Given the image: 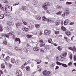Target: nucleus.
Wrapping results in <instances>:
<instances>
[{"mask_svg":"<svg viewBox=\"0 0 76 76\" xmlns=\"http://www.w3.org/2000/svg\"><path fill=\"white\" fill-rule=\"evenodd\" d=\"M14 34H15L14 32L11 31L6 34H3L2 37H7V38H9V36H12L13 38L14 39L15 38V36L13 35Z\"/></svg>","mask_w":76,"mask_h":76,"instance_id":"obj_1","label":"nucleus"},{"mask_svg":"<svg viewBox=\"0 0 76 76\" xmlns=\"http://www.w3.org/2000/svg\"><path fill=\"white\" fill-rule=\"evenodd\" d=\"M43 73L44 75L45 76H49L51 75V72L46 70H44L43 72Z\"/></svg>","mask_w":76,"mask_h":76,"instance_id":"obj_2","label":"nucleus"},{"mask_svg":"<svg viewBox=\"0 0 76 76\" xmlns=\"http://www.w3.org/2000/svg\"><path fill=\"white\" fill-rule=\"evenodd\" d=\"M69 15V11L67 10L64 12V13L62 15V16L63 17H64L65 15L67 16V15Z\"/></svg>","mask_w":76,"mask_h":76,"instance_id":"obj_3","label":"nucleus"},{"mask_svg":"<svg viewBox=\"0 0 76 76\" xmlns=\"http://www.w3.org/2000/svg\"><path fill=\"white\" fill-rule=\"evenodd\" d=\"M7 25L10 26H12L13 25V23L12 21H8L7 22Z\"/></svg>","mask_w":76,"mask_h":76,"instance_id":"obj_4","label":"nucleus"},{"mask_svg":"<svg viewBox=\"0 0 76 76\" xmlns=\"http://www.w3.org/2000/svg\"><path fill=\"white\" fill-rule=\"evenodd\" d=\"M50 34V31L49 30H46L44 31V34L45 35H48Z\"/></svg>","mask_w":76,"mask_h":76,"instance_id":"obj_5","label":"nucleus"},{"mask_svg":"<svg viewBox=\"0 0 76 76\" xmlns=\"http://www.w3.org/2000/svg\"><path fill=\"white\" fill-rule=\"evenodd\" d=\"M42 8H44V10H47L48 9V7H47V4H46V3H44L42 5Z\"/></svg>","mask_w":76,"mask_h":76,"instance_id":"obj_6","label":"nucleus"},{"mask_svg":"<svg viewBox=\"0 0 76 76\" xmlns=\"http://www.w3.org/2000/svg\"><path fill=\"white\" fill-rule=\"evenodd\" d=\"M62 58H63L60 56H58L57 57H56V59L58 61H62Z\"/></svg>","mask_w":76,"mask_h":76,"instance_id":"obj_7","label":"nucleus"},{"mask_svg":"<svg viewBox=\"0 0 76 76\" xmlns=\"http://www.w3.org/2000/svg\"><path fill=\"white\" fill-rule=\"evenodd\" d=\"M14 49L16 51H21L22 49L19 48L18 46H15V47Z\"/></svg>","mask_w":76,"mask_h":76,"instance_id":"obj_8","label":"nucleus"},{"mask_svg":"<svg viewBox=\"0 0 76 76\" xmlns=\"http://www.w3.org/2000/svg\"><path fill=\"white\" fill-rule=\"evenodd\" d=\"M33 50L34 51H39V48L35 47L33 48Z\"/></svg>","mask_w":76,"mask_h":76,"instance_id":"obj_9","label":"nucleus"},{"mask_svg":"<svg viewBox=\"0 0 76 76\" xmlns=\"http://www.w3.org/2000/svg\"><path fill=\"white\" fill-rule=\"evenodd\" d=\"M70 20L69 19H67L65 21H64V24L65 25H67L68 24V23L69 22Z\"/></svg>","mask_w":76,"mask_h":76,"instance_id":"obj_10","label":"nucleus"},{"mask_svg":"<svg viewBox=\"0 0 76 76\" xmlns=\"http://www.w3.org/2000/svg\"><path fill=\"white\" fill-rule=\"evenodd\" d=\"M22 29L24 31H25V32H28V31H29V28H27L26 27H23L22 28Z\"/></svg>","mask_w":76,"mask_h":76,"instance_id":"obj_11","label":"nucleus"},{"mask_svg":"<svg viewBox=\"0 0 76 76\" xmlns=\"http://www.w3.org/2000/svg\"><path fill=\"white\" fill-rule=\"evenodd\" d=\"M1 9L3 10L4 11H6V10H7V9L6 8V7H1Z\"/></svg>","mask_w":76,"mask_h":76,"instance_id":"obj_12","label":"nucleus"},{"mask_svg":"<svg viewBox=\"0 0 76 76\" xmlns=\"http://www.w3.org/2000/svg\"><path fill=\"white\" fill-rule=\"evenodd\" d=\"M26 69L27 71H28V72H30L31 70V68H30V67L29 66H27L26 67Z\"/></svg>","mask_w":76,"mask_h":76,"instance_id":"obj_13","label":"nucleus"},{"mask_svg":"<svg viewBox=\"0 0 76 76\" xmlns=\"http://www.w3.org/2000/svg\"><path fill=\"white\" fill-rule=\"evenodd\" d=\"M57 49L59 51H61V50H62V49H63V47L61 46H59L57 47Z\"/></svg>","mask_w":76,"mask_h":76,"instance_id":"obj_14","label":"nucleus"},{"mask_svg":"<svg viewBox=\"0 0 76 76\" xmlns=\"http://www.w3.org/2000/svg\"><path fill=\"white\" fill-rule=\"evenodd\" d=\"M36 19L38 20H40L41 19V17L37 15L36 17Z\"/></svg>","mask_w":76,"mask_h":76,"instance_id":"obj_15","label":"nucleus"},{"mask_svg":"<svg viewBox=\"0 0 76 76\" xmlns=\"http://www.w3.org/2000/svg\"><path fill=\"white\" fill-rule=\"evenodd\" d=\"M35 26L36 28L37 29H38V28H40V25H39V24H35Z\"/></svg>","mask_w":76,"mask_h":76,"instance_id":"obj_16","label":"nucleus"},{"mask_svg":"<svg viewBox=\"0 0 76 76\" xmlns=\"http://www.w3.org/2000/svg\"><path fill=\"white\" fill-rule=\"evenodd\" d=\"M16 75H17L18 76H22V72H17L16 73Z\"/></svg>","mask_w":76,"mask_h":76,"instance_id":"obj_17","label":"nucleus"},{"mask_svg":"<svg viewBox=\"0 0 76 76\" xmlns=\"http://www.w3.org/2000/svg\"><path fill=\"white\" fill-rule=\"evenodd\" d=\"M10 12H6L5 14V15L6 16H10Z\"/></svg>","mask_w":76,"mask_h":76,"instance_id":"obj_18","label":"nucleus"},{"mask_svg":"<svg viewBox=\"0 0 76 76\" xmlns=\"http://www.w3.org/2000/svg\"><path fill=\"white\" fill-rule=\"evenodd\" d=\"M65 34H66V35H67L68 36H69V35H70V31H66L65 32Z\"/></svg>","mask_w":76,"mask_h":76,"instance_id":"obj_19","label":"nucleus"},{"mask_svg":"<svg viewBox=\"0 0 76 76\" xmlns=\"http://www.w3.org/2000/svg\"><path fill=\"white\" fill-rule=\"evenodd\" d=\"M62 7V6H60L59 5H57L56 7V9H57L60 10L61 9Z\"/></svg>","mask_w":76,"mask_h":76,"instance_id":"obj_20","label":"nucleus"},{"mask_svg":"<svg viewBox=\"0 0 76 76\" xmlns=\"http://www.w3.org/2000/svg\"><path fill=\"white\" fill-rule=\"evenodd\" d=\"M47 18L45 17H42V21H43L44 22H45V21H47Z\"/></svg>","mask_w":76,"mask_h":76,"instance_id":"obj_21","label":"nucleus"},{"mask_svg":"<svg viewBox=\"0 0 76 76\" xmlns=\"http://www.w3.org/2000/svg\"><path fill=\"white\" fill-rule=\"evenodd\" d=\"M16 26L17 28H20V23H18L16 24Z\"/></svg>","mask_w":76,"mask_h":76,"instance_id":"obj_22","label":"nucleus"},{"mask_svg":"<svg viewBox=\"0 0 76 76\" xmlns=\"http://www.w3.org/2000/svg\"><path fill=\"white\" fill-rule=\"evenodd\" d=\"M11 62L13 64L14 63H16V61L15 59H14L13 58H11Z\"/></svg>","mask_w":76,"mask_h":76,"instance_id":"obj_23","label":"nucleus"},{"mask_svg":"<svg viewBox=\"0 0 76 76\" xmlns=\"http://www.w3.org/2000/svg\"><path fill=\"white\" fill-rule=\"evenodd\" d=\"M4 18V15L3 14H2L0 15V19H2Z\"/></svg>","mask_w":76,"mask_h":76,"instance_id":"obj_24","label":"nucleus"},{"mask_svg":"<svg viewBox=\"0 0 76 76\" xmlns=\"http://www.w3.org/2000/svg\"><path fill=\"white\" fill-rule=\"evenodd\" d=\"M15 41H19V44L20 43V40L19 38H17L15 39Z\"/></svg>","mask_w":76,"mask_h":76,"instance_id":"obj_25","label":"nucleus"},{"mask_svg":"<svg viewBox=\"0 0 76 76\" xmlns=\"http://www.w3.org/2000/svg\"><path fill=\"white\" fill-rule=\"evenodd\" d=\"M62 66H63V67H68L67 65L64 64H62Z\"/></svg>","mask_w":76,"mask_h":76,"instance_id":"obj_26","label":"nucleus"},{"mask_svg":"<svg viewBox=\"0 0 76 76\" xmlns=\"http://www.w3.org/2000/svg\"><path fill=\"white\" fill-rule=\"evenodd\" d=\"M24 51L25 53H28V49H27L26 48H24Z\"/></svg>","mask_w":76,"mask_h":76,"instance_id":"obj_27","label":"nucleus"},{"mask_svg":"<svg viewBox=\"0 0 76 76\" xmlns=\"http://www.w3.org/2000/svg\"><path fill=\"white\" fill-rule=\"evenodd\" d=\"M6 64H2L1 65V68L2 69H4L5 68V65Z\"/></svg>","mask_w":76,"mask_h":76,"instance_id":"obj_28","label":"nucleus"},{"mask_svg":"<svg viewBox=\"0 0 76 76\" xmlns=\"http://www.w3.org/2000/svg\"><path fill=\"white\" fill-rule=\"evenodd\" d=\"M60 24V21H57L56 22V25H58Z\"/></svg>","mask_w":76,"mask_h":76,"instance_id":"obj_29","label":"nucleus"},{"mask_svg":"<svg viewBox=\"0 0 76 76\" xmlns=\"http://www.w3.org/2000/svg\"><path fill=\"white\" fill-rule=\"evenodd\" d=\"M62 11H59V12L56 13V15H61L62 13Z\"/></svg>","mask_w":76,"mask_h":76,"instance_id":"obj_30","label":"nucleus"},{"mask_svg":"<svg viewBox=\"0 0 76 76\" xmlns=\"http://www.w3.org/2000/svg\"><path fill=\"white\" fill-rule=\"evenodd\" d=\"M7 30H8V31H10L12 30V28L10 27H8L7 28Z\"/></svg>","mask_w":76,"mask_h":76,"instance_id":"obj_31","label":"nucleus"},{"mask_svg":"<svg viewBox=\"0 0 76 76\" xmlns=\"http://www.w3.org/2000/svg\"><path fill=\"white\" fill-rule=\"evenodd\" d=\"M61 28L62 30V31H65L66 28H65V27H64V26H62L61 27Z\"/></svg>","mask_w":76,"mask_h":76,"instance_id":"obj_32","label":"nucleus"},{"mask_svg":"<svg viewBox=\"0 0 76 76\" xmlns=\"http://www.w3.org/2000/svg\"><path fill=\"white\" fill-rule=\"evenodd\" d=\"M23 9H21V10H26L27 9V7H22Z\"/></svg>","mask_w":76,"mask_h":76,"instance_id":"obj_33","label":"nucleus"},{"mask_svg":"<svg viewBox=\"0 0 76 76\" xmlns=\"http://www.w3.org/2000/svg\"><path fill=\"white\" fill-rule=\"evenodd\" d=\"M2 25L0 24V32H1L3 31V29L2 28Z\"/></svg>","mask_w":76,"mask_h":76,"instance_id":"obj_34","label":"nucleus"},{"mask_svg":"<svg viewBox=\"0 0 76 76\" xmlns=\"http://www.w3.org/2000/svg\"><path fill=\"white\" fill-rule=\"evenodd\" d=\"M72 3H72V2H66V4H67V5H69L70 4H72Z\"/></svg>","mask_w":76,"mask_h":76,"instance_id":"obj_35","label":"nucleus"},{"mask_svg":"<svg viewBox=\"0 0 76 76\" xmlns=\"http://www.w3.org/2000/svg\"><path fill=\"white\" fill-rule=\"evenodd\" d=\"M10 59V57L9 56H7V57H6L5 60H6V61H7V60H9Z\"/></svg>","mask_w":76,"mask_h":76,"instance_id":"obj_36","label":"nucleus"},{"mask_svg":"<svg viewBox=\"0 0 76 76\" xmlns=\"http://www.w3.org/2000/svg\"><path fill=\"white\" fill-rule=\"evenodd\" d=\"M58 31V30L55 31V34H59V31Z\"/></svg>","mask_w":76,"mask_h":76,"instance_id":"obj_37","label":"nucleus"},{"mask_svg":"<svg viewBox=\"0 0 76 76\" xmlns=\"http://www.w3.org/2000/svg\"><path fill=\"white\" fill-rule=\"evenodd\" d=\"M69 50H71L72 51H74V49H73V48L72 47H69Z\"/></svg>","mask_w":76,"mask_h":76,"instance_id":"obj_38","label":"nucleus"},{"mask_svg":"<svg viewBox=\"0 0 76 76\" xmlns=\"http://www.w3.org/2000/svg\"><path fill=\"white\" fill-rule=\"evenodd\" d=\"M40 52L42 53H44V51L43 48L40 49Z\"/></svg>","mask_w":76,"mask_h":76,"instance_id":"obj_39","label":"nucleus"},{"mask_svg":"<svg viewBox=\"0 0 76 76\" xmlns=\"http://www.w3.org/2000/svg\"><path fill=\"white\" fill-rule=\"evenodd\" d=\"M47 21L48 22H51V19H47Z\"/></svg>","mask_w":76,"mask_h":76,"instance_id":"obj_40","label":"nucleus"},{"mask_svg":"<svg viewBox=\"0 0 76 76\" xmlns=\"http://www.w3.org/2000/svg\"><path fill=\"white\" fill-rule=\"evenodd\" d=\"M27 37L28 38H31L32 37V35H27Z\"/></svg>","mask_w":76,"mask_h":76,"instance_id":"obj_41","label":"nucleus"},{"mask_svg":"<svg viewBox=\"0 0 76 76\" xmlns=\"http://www.w3.org/2000/svg\"><path fill=\"white\" fill-rule=\"evenodd\" d=\"M21 59L22 61H25V60L26 59V58L25 57H21Z\"/></svg>","mask_w":76,"mask_h":76,"instance_id":"obj_42","label":"nucleus"},{"mask_svg":"<svg viewBox=\"0 0 76 76\" xmlns=\"http://www.w3.org/2000/svg\"><path fill=\"white\" fill-rule=\"evenodd\" d=\"M57 64H58V65H62V63H61L59 62H56Z\"/></svg>","mask_w":76,"mask_h":76,"instance_id":"obj_43","label":"nucleus"},{"mask_svg":"<svg viewBox=\"0 0 76 76\" xmlns=\"http://www.w3.org/2000/svg\"><path fill=\"white\" fill-rule=\"evenodd\" d=\"M51 41H52V39H50L48 40V42L49 43H51Z\"/></svg>","mask_w":76,"mask_h":76,"instance_id":"obj_44","label":"nucleus"},{"mask_svg":"<svg viewBox=\"0 0 76 76\" xmlns=\"http://www.w3.org/2000/svg\"><path fill=\"white\" fill-rule=\"evenodd\" d=\"M46 5H47L48 7V6H50V3L49 2L46 3Z\"/></svg>","mask_w":76,"mask_h":76,"instance_id":"obj_45","label":"nucleus"},{"mask_svg":"<svg viewBox=\"0 0 76 76\" xmlns=\"http://www.w3.org/2000/svg\"><path fill=\"white\" fill-rule=\"evenodd\" d=\"M63 56L64 57L66 56H67V53L65 52V53H64L63 55Z\"/></svg>","mask_w":76,"mask_h":76,"instance_id":"obj_46","label":"nucleus"},{"mask_svg":"<svg viewBox=\"0 0 76 76\" xmlns=\"http://www.w3.org/2000/svg\"><path fill=\"white\" fill-rule=\"evenodd\" d=\"M72 64V62H70L68 64V66H71Z\"/></svg>","mask_w":76,"mask_h":76,"instance_id":"obj_47","label":"nucleus"},{"mask_svg":"<svg viewBox=\"0 0 76 76\" xmlns=\"http://www.w3.org/2000/svg\"><path fill=\"white\" fill-rule=\"evenodd\" d=\"M73 50H74V51H75L76 52V48L75 46H74Z\"/></svg>","mask_w":76,"mask_h":76,"instance_id":"obj_48","label":"nucleus"},{"mask_svg":"<svg viewBox=\"0 0 76 76\" xmlns=\"http://www.w3.org/2000/svg\"><path fill=\"white\" fill-rule=\"evenodd\" d=\"M69 58L70 59V60H72V54H70L69 55Z\"/></svg>","mask_w":76,"mask_h":76,"instance_id":"obj_49","label":"nucleus"},{"mask_svg":"<svg viewBox=\"0 0 76 76\" xmlns=\"http://www.w3.org/2000/svg\"><path fill=\"white\" fill-rule=\"evenodd\" d=\"M74 61H76V56L75 55L74 56Z\"/></svg>","mask_w":76,"mask_h":76,"instance_id":"obj_50","label":"nucleus"},{"mask_svg":"<svg viewBox=\"0 0 76 76\" xmlns=\"http://www.w3.org/2000/svg\"><path fill=\"white\" fill-rule=\"evenodd\" d=\"M24 24L25 25H27V22L26 21H24L23 22Z\"/></svg>","mask_w":76,"mask_h":76,"instance_id":"obj_51","label":"nucleus"},{"mask_svg":"<svg viewBox=\"0 0 76 76\" xmlns=\"http://www.w3.org/2000/svg\"><path fill=\"white\" fill-rule=\"evenodd\" d=\"M26 64H27L26 63H25L22 66V67H24L25 65H26Z\"/></svg>","mask_w":76,"mask_h":76,"instance_id":"obj_52","label":"nucleus"},{"mask_svg":"<svg viewBox=\"0 0 76 76\" xmlns=\"http://www.w3.org/2000/svg\"><path fill=\"white\" fill-rule=\"evenodd\" d=\"M41 68V66L40 65H38L37 66V69H39Z\"/></svg>","mask_w":76,"mask_h":76,"instance_id":"obj_53","label":"nucleus"},{"mask_svg":"<svg viewBox=\"0 0 76 76\" xmlns=\"http://www.w3.org/2000/svg\"><path fill=\"white\" fill-rule=\"evenodd\" d=\"M3 44H5V45H7V44L6 42H4Z\"/></svg>","mask_w":76,"mask_h":76,"instance_id":"obj_54","label":"nucleus"},{"mask_svg":"<svg viewBox=\"0 0 76 76\" xmlns=\"http://www.w3.org/2000/svg\"><path fill=\"white\" fill-rule=\"evenodd\" d=\"M58 68H59V67H58V66H56V70H58Z\"/></svg>","mask_w":76,"mask_h":76,"instance_id":"obj_55","label":"nucleus"},{"mask_svg":"<svg viewBox=\"0 0 76 76\" xmlns=\"http://www.w3.org/2000/svg\"><path fill=\"white\" fill-rule=\"evenodd\" d=\"M55 65L54 64H52L50 65V66L51 67H54V66Z\"/></svg>","mask_w":76,"mask_h":76,"instance_id":"obj_56","label":"nucleus"},{"mask_svg":"<svg viewBox=\"0 0 76 76\" xmlns=\"http://www.w3.org/2000/svg\"><path fill=\"white\" fill-rule=\"evenodd\" d=\"M74 22H71L70 24V25H74Z\"/></svg>","mask_w":76,"mask_h":76,"instance_id":"obj_57","label":"nucleus"},{"mask_svg":"<svg viewBox=\"0 0 76 76\" xmlns=\"http://www.w3.org/2000/svg\"><path fill=\"white\" fill-rule=\"evenodd\" d=\"M34 34V35H37V31H35Z\"/></svg>","mask_w":76,"mask_h":76,"instance_id":"obj_58","label":"nucleus"},{"mask_svg":"<svg viewBox=\"0 0 76 76\" xmlns=\"http://www.w3.org/2000/svg\"><path fill=\"white\" fill-rule=\"evenodd\" d=\"M31 66H32V67H34V64L32 63L31 64Z\"/></svg>","mask_w":76,"mask_h":76,"instance_id":"obj_59","label":"nucleus"},{"mask_svg":"<svg viewBox=\"0 0 76 76\" xmlns=\"http://www.w3.org/2000/svg\"><path fill=\"white\" fill-rule=\"evenodd\" d=\"M39 42H43V40H41L39 41Z\"/></svg>","mask_w":76,"mask_h":76,"instance_id":"obj_60","label":"nucleus"},{"mask_svg":"<svg viewBox=\"0 0 76 76\" xmlns=\"http://www.w3.org/2000/svg\"><path fill=\"white\" fill-rule=\"evenodd\" d=\"M53 45H55V46H57V45L56 43H54V44H53Z\"/></svg>","mask_w":76,"mask_h":76,"instance_id":"obj_61","label":"nucleus"},{"mask_svg":"<svg viewBox=\"0 0 76 76\" xmlns=\"http://www.w3.org/2000/svg\"><path fill=\"white\" fill-rule=\"evenodd\" d=\"M42 46H45V44L42 43Z\"/></svg>","mask_w":76,"mask_h":76,"instance_id":"obj_62","label":"nucleus"},{"mask_svg":"<svg viewBox=\"0 0 76 76\" xmlns=\"http://www.w3.org/2000/svg\"><path fill=\"white\" fill-rule=\"evenodd\" d=\"M41 61H40V62H38L37 63V64H39L40 63H41Z\"/></svg>","mask_w":76,"mask_h":76,"instance_id":"obj_63","label":"nucleus"},{"mask_svg":"<svg viewBox=\"0 0 76 76\" xmlns=\"http://www.w3.org/2000/svg\"><path fill=\"white\" fill-rule=\"evenodd\" d=\"M45 64H48V62H45Z\"/></svg>","mask_w":76,"mask_h":76,"instance_id":"obj_64","label":"nucleus"}]
</instances>
